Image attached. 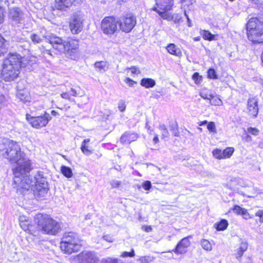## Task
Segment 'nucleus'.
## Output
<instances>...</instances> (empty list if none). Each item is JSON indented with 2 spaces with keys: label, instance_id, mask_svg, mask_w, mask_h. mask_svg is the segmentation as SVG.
Here are the masks:
<instances>
[{
  "label": "nucleus",
  "instance_id": "1",
  "mask_svg": "<svg viewBox=\"0 0 263 263\" xmlns=\"http://www.w3.org/2000/svg\"><path fill=\"white\" fill-rule=\"evenodd\" d=\"M31 165L30 161H26L24 166L15 167L13 169L14 182L20 191L21 190L28 191L31 189L37 197H44L48 191L46 179L40 173L34 176H27V173L31 170Z\"/></svg>",
  "mask_w": 263,
  "mask_h": 263
},
{
  "label": "nucleus",
  "instance_id": "2",
  "mask_svg": "<svg viewBox=\"0 0 263 263\" xmlns=\"http://www.w3.org/2000/svg\"><path fill=\"white\" fill-rule=\"evenodd\" d=\"M0 154L10 163H16V167H23L26 161H30L25 157L20 145L17 142L8 139H0Z\"/></svg>",
  "mask_w": 263,
  "mask_h": 263
},
{
  "label": "nucleus",
  "instance_id": "3",
  "mask_svg": "<svg viewBox=\"0 0 263 263\" xmlns=\"http://www.w3.org/2000/svg\"><path fill=\"white\" fill-rule=\"evenodd\" d=\"M20 58L16 53H10L3 64L2 76L5 81H13L20 73Z\"/></svg>",
  "mask_w": 263,
  "mask_h": 263
},
{
  "label": "nucleus",
  "instance_id": "4",
  "mask_svg": "<svg viewBox=\"0 0 263 263\" xmlns=\"http://www.w3.org/2000/svg\"><path fill=\"white\" fill-rule=\"evenodd\" d=\"M47 39L53 48L61 52L68 53L70 51L73 52L79 47V42L77 40L68 39L64 40L54 34L48 35Z\"/></svg>",
  "mask_w": 263,
  "mask_h": 263
},
{
  "label": "nucleus",
  "instance_id": "5",
  "mask_svg": "<svg viewBox=\"0 0 263 263\" xmlns=\"http://www.w3.org/2000/svg\"><path fill=\"white\" fill-rule=\"evenodd\" d=\"M34 221L39 230L46 234L55 235L60 229V224L46 214H36Z\"/></svg>",
  "mask_w": 263,
  "mask_h": 263
},
{
  "label": "nucleus",
  "instance_id": "6",
  "mask_svg": "<svg viewBox=\"0 0 263 263\" xmlns=\"http://www.w3.org/2000/svg\"><path fill=\"white\" fill-rule=\"evenodd\" d=\"M34 221L39 230L46 234L55 235L60 229V224L46 214H36Z\"/></svg>",
  "mask_w": 263,
  "mask_h": 263
},
{
  "label": "nucleus",
  "instance_id": "7",
  "mask_svg": "<svg viewBox=\"0 0 263 263\" xmlns=\"http://www.w3.org/2000/svg\"><path fill=\"white\" fill-rule=\"evenodd\" d=\"M248 39L253 43L261 42V36L263 34V21L257 17H252L247 24Z\"/></svg>",
  "mask_w": 263,
  "mask_h": 263
},
{
  "label": "nucleus",
  "instance_id": "8",
  "mask_svg": "<svg viewBox=\"0 0 263 263\" xmlns=\"http://www.w3.org/2000/svg\"><path fill=\"white\" fill-rule=\"evenodd\" d=\"M60 247L62 251L68 254L78 251L81 245L77 235L71 232L65 233L62 239Z\"/></svg>",
  "mask_w": 263,
  "mask_h": 263
},
{
  "label": "nucleus",
  "instance_id": "9",
  "mask_svg": "<svg viewBox=\"0 0 263 263\" xmlns=\"http://www.w3.org/2000/svg\"><path fill=\"white\" fill-rule=\"evenodd\" d=\"M117 21L119 29L125 33L130 32L137 23L136 17L132 14L121 16Z\"/></svg>",
  "mask_w": 263,
  "mask_h": 263
},
{
  "label": "nucleus",
  "instance_id": "10",
  "mask_svg": "<svg viewBox=\"0 0 263 263\" xmlns=\"http://www.w3.org/2000/svg\"><path fill=\"white\" fill-rule=\"evenodd\" d=\"M118 25V21L115 17H105L101 22V28L105 34L110 36L119 30Z\"/></svg>",
  "mask_w": 263,
  "mask_h": 263
},
{
  "label": "nucleus",
  "instance_id": "11",
  "mask_svg": "<svg viewBox=\"0 0 263 263\" xmlns=\"http://www.w3.org/2000/svg\"><path fill=\"white\" fill-rule=\"evenodd\" d=\"M27 120L31 124V126L39 129L47 125L49 121L51 119L50 115L45 112L44 114L39 117H32L29 114L26 116Z\"/></svg>",
  "mask_w": 263,
  "mask_h": 263
},
{
  "label": "nucleus",
  "instance_id": "12",
  "mask_svg": "<svg viewBox=\"0 0 263 263\" xmlns=\"http://www.w3.org/2000/svg\"><path fill=\"white\" fill-rule=\"evenodd\" d=\"M78 258L82 263H98L99 261L97 254L91 251H83Z\"/></svg>",
  "mask_w": 263,
  "mask_h": 263
},
{
  "label": "nucleus",
  "instance_id": "13",
  "mask_svg": "<svg viewBox=\"0 0 263 263\" xmlns=\"http://www.w3.org/2000/svg\"><path fill=\"white\" fill-rule=\"evenodd\" d=\"M83 20L78 15H74L70 23V28L72 33H80L83 28Z\"/></svg>",
  "mask_w": 263,
  "mask_h": 263
},
{
  "label": "nucleus",
  "instance_id": "14",
  "mask_svg": "<svg viewBox=\"0 0 263 263\" xmlns=\"http://www.w3.org/2000/svg\"><path fill=\"white\" fill-rule=\"evenodd\" d=\"M23 13L18 8H12L9 9V19L14 24L20 23L23 19Z\"/></svg>",
  "mask_w": 263,
  "mask_h": 263
},
{
  "label": "nucleus",
  "instance_id": "15",
  "mask_svg": "<svg viewBox=\"0 0 263 263\" xmlns=\"http://www.w3.org/2000/svg\"><path fill=\"white\" fill-rule=\"evenodd\" d=\"M247 112L248 115L253 117L256 118L258 113V102L254 98L249 99L247 104Z\"/></svg>",
  "mask_w": 263,
  "mask_h": 263
},
{
  "label": "nucleus",
  "instance_id": "16",
  "mask_svg": "<svg viewBox=\"0 0 263 263\" xmlns=\"http://www.w3.org/2000/svg\"><path fill=\"white\" fill-rule=\"evenodd\" d=\"M192 237L189 236L184 237L177 244L174 252L176 254H184L186 252V248H188L190 245L191 242L190 238Z\"/></svg>",
  "mask_w": 263,
  "mask_h": 263
},
{
  "label": "nucleus",
  "instance_id": "17",
  "mask_svg": "<svg viewBox=\"0 0 263 263\" xmlns=\"http://www.w3.org/2000/svg\"><path fill=\"white\" fill-rule=\"evenodd\" d=\"M139 136L134 132H126L120 138L121 142L124 144H129L131 142L136 141Z\"/></svg>",
  "mask_w": 263,
  "mask_h": 263
},
{
  "label": "nucleus",
  "instance_id": "18",
  "mask_svg": "<svg viewBox=\"0 0 263 263\" xmlns=\"http://www.w3.org/2000/svg\"><path fill=\"white\" fill-rule=\"evenodd\" d=\"M156 1L158 10H170L174 5L173 0H156Z\"/></svg>",
  "mask_w": 263,
  "mask_h": 263
},
{
  "label": "nucleus",
  "instance_id": "19",
  "mask_svg": "<svg viewBox=\"0 0 263 263\" xmlns=\"http://www.w3.org/2000/svg\"><path fill=\"white\" fill-rule=\"evenodd\" d=\"M81 0H55V7L59 10H63L72 6L76 2Z\"/></svg>",
  "mask_w": 263,
  "mask_h": 263
},
{
  "label": "nucleus",
  "instance_id": "20",
  "mask_svg": "<svg viewBox=\"0 0 263 263\" xmlns=\"http://www.w3.org/2000/svg\"><path fill=\"white\" fill-rule=\"evenodd\" d=\"M20 225L22 229L25 231H27L28 233L30 232V228L32 227L31 224V221L28 217L24 216L21 215L19 217Z\"/></svg>",
  "mask_w": 263,
  "mask_h": 263
},
{
  "label": "nucleus",
  "instance_id": "21",
  "mask_svg": "<svg viewBox=\"0 0 263 263\" xmlns=\"http://www.w3.org/2000/svg\"><path fill=\"white\" fill-rule=\"evenodd\" d=\"M166 49L167 52L172 55L178 57H180L182 56V52L180 49L174 44H169L166 46Z\"/></svg>",
  "mask_w": 263,
  "mask_h": 263
},
{
  "label": "nucleus",
  "instance_id": "22",
  "mask_svg": "<svg viewBox=\"0 0 263 263\" xmlns=\"http://www.w3.org/2000/svg\"><path fill=\"white\" fill-rule=\"evenodd\" d=\"M20 69L21 67H25L28 65L31 66L35 62L36 58L34 57H23L20 55Z\"/></svg>",
  "mask_w": 263,
  "mask_h": 263
},
{
  "label": "nucleus",
  "instance_id": "23",
  "mask_svg": "<svg viewBox=\"0 0 263 263\" xmlns=\"http://www.w3.org/2000/svg\"><path fill=\"white\" fill-rule=\"evenodd\" d=\"M89 142V139H84L81 146L82 153L86 156L90 155L93 152V149L88 145Z\"/></svg>",
  "mask_w": 263,
  "mask_h": 263
},
{
  "label": "nucleus",
  "instance_id": "24",
  "mask_svg": "<svg viewBox=\"0 0 263 263\" xmlns=\"http://www.w3.org/2000/svg\"><path fill=\"white\" fill-rule=\"evenodd\" d=\"M18 98L23 102L30 101V96L29 92L26 90H19L17 93Z\"/></svg>",
  "mask_w": 263,
  "mask_h": 263
},
{
  "label": "nucleus",
  "instance_id": "25",
  "mask_svg": "<svg viewBox=\"0 0 263 263\" xmlns=\"http://www.w3.org/2000/svg\"><path fill=\"white\" fill-rule=\"evenodd\" d=\"M95 67L99 72H104L108 68V64L106 61H99L95 63Z\"/></svg>",
  "mask_w": 263,
  "mask_h": 263
},
{
  "label": "nucleus",
  "instance_id": "26",
  "mask_svg": "<svg viewBox=\"0 0 263 263\" xmlns=\"http://www.w3.org/2000/svg\"><path fill=\"white\" fill-rule=\"evenodd\" d=\"M152 10L157 12L159 15L164 20L171 21L173 20L174 17L171 13L166 12L167 11L158 10L157 7H153Z\"/></svg>",
  "mask_w": 263,
  "mask_h": 263
},
{
  "label": "nucleus",
  "instance_id": "27",
  "mask_svg": "<svg viewBox=\"0 0 263 263\" xmlns=\"http://www.w3.org/2000/svg\"><path fill=\"white\" fill-rule=\"evenodd\" d=\"M140 84L142 86L148 88L154 87L156 84V82L155 80L152 79L143 78L141 80Z\"/></svg>",
  "mask_w": 263,
  "mask_h": 263
},
{
  "label": "nucleus",
  "instance_id": "28",
  "mask_svg": "<svg viewBox=\"0 0 263 263\" xmlns=\"http://www.w3.org/2000/svg\"><path fill=\"white\" fill-rule=\"evenodd\" d=\"M248 244L246 242L242 241L240 243V246L238 249L237 252L236 254V257L237 258H240L245 251L247 250Z\"/></svg>",
  "mask_w": 263,
  "mask_h": 263
},
{
  "label": "nucleus",
  "instance_id": "29",
  "mask_svg": "<svg viewBox=\"0 0 263 263\" xmlns=\"http://www.w3.org/2000/svg\"><path fill=\"white\" fill-rule=\"evenodd\" d=\"M61 171L62 174L67 178H70L73 175L71 169L68 166H62Z\"/></svg>",
  "mask_w": 263,
  "mask_h": 263
},
{
  "label": "nucleus",
  "instance_id": "30",
  "mask_svg": "<svg viewBox=\"0 0 263 263\" xmlns=\"http://www.w3.org/2000/svg\"><path fill=\"white\" fill-rule=\"evenodd\" d=\"M159 129L161 133V138L165 139L169 137L170 134L167 129L166 126L164 124H161L159 126Z\"/></svg>",
  "mask_w": 263,
  "mask_h": 263
},
{
  "label": "nucleus",
  "instance_id": "31",
  "mask_svg": "<svg viewBox=\"0 0 263 263\" xmlns=\"http://www.w3.org/2000/svg\"><path fill=\"white\" fill-rule=\"evenodd\" d=\"M234 151V149L233 147H227L226 149L222 151L223 159L230 158Z\"/></svg>",
  "mask_w": 263,
  "mask_h": 263
},
{
  "label": "nucleus",
  "instance_id": "32",
  "mask_svg": "<svg viewBox=\"0 0 263 263\" xmlns=\"http://www.w3.org/2000/svg\"><path fill=\"white\" fill-rule=\"evenodd\" d=\"M201 35L204 40L209 41H213L215 40V35L212 34L209 31L203 30L201 33Z\"/></svg>",
  "mask_w": 263,
  "mask_h": 263
},
{
  "label": "nucleus",
  "instance_id": "33",
  "mask_svg": "<svg viewBox=\"0 0 263 263\" xmlns=\"http://www.w3.org/2000/svg\"><path fill=\"white\" fill-rule=\"evenodd\" d=\"M5 40L0 34V57L4 54L7 51Z\"/></svg>",
  "mask_w": 263,
  "mask_h": 263
},
{
  "label": "nucleus",
  "instance_id": "34",
  "mask_svg": "<svg viewBox=\"0 0 263 263\" xmlns=\"http://www.w3.org/2000/svg\"><path fill=\"white\" fill-rule=\"evenodd\" d=\"M228 225V222L227 220L222 219L218 223H217L216 229L218 231H223L226 229Z\"/></svg>",
  "mask_w": 263,
  "mask_h": 263
},
{
  "label": "nucleus",
  "instance_id": "35",
  "mask_svg": "<svg viewBox=\"0 0 263 263\" xmlns=\"http://www.w3.org/2000/svg\"><path fill=\"white\" fill-rule=\"evenodd\" d=\"M201 245L203 249L206 251H211L212 249L211 243L206 239L201 240Z\"/></svg>",
  "mask_w": 263,
  "mask_h": 263
},
{
  "label": "nucleus",
  "instance_id": "36",
  "mask_svg": "<svg viewBox=\"0 0 263 263\" xmlns=\"http://www.w3.org/2000/svg\"><path fill=\"white\" fill-rule=\"evenodd\" d=\"M210 103L212 105H222L223 103L221 99L218 98H215L212 96V98L210 101Z\"/></svg>",
  "mask_w": 263,
  "mask_h": 263
},
{
  "label": "nucleus",
  "instance_id": "37",
  "mask_svg": "<svg viewBox=\"0 0 263 263\" xmlns=\"http://www.w3.org/2000/svg\"><path fill=\"white\" fill-rule=\"evenodd\" d=\"M213 157L217 159H223L222 150L216 148L212 152Z\"/></svg>",
  "mask_w": 263,
  "mask_h": 263
},
{
  "label": "nucleus",
  "instance_id": "38",
  "mask_svg": "<svg viewBox=\"0 0 263 263\" xmlns=\"http://www.w3.org/2000/svg\"><path fill=\"white\" fill-rule=\"evenodd\" d=\"M30 37L32 42L34 44L39 43L42 41V39L41 36L35 33L31 34Z\"/></svg>",
  "mask_w": 263,
  "mask_h": 263
},
{
  "label": "nucleus",
  "instance_id": "39",
  "mask_svg": "<svg viewBox=\"0 0 263 263\" xmlns=\"http://www.w3.org/2000/svg\"><path fill=\"white\" fill-rule=\"evenodd\" d=\"M207 128L210 132L214 134L217 133L216 127L214 122H209L207 125Z\"/></svg>",
  "mask_w": 263,
  "mask_h": 263
},
{
  "label": "nucleus",
  "instance_id": "40",
  "mask_svg": "<svg viewBox=\"0 0 263 263\" xmlns=\"http://www.w3.org/2000/svg\"><path fill=\"white\" fill-rule=\"evenodd\" d=\"M154 258L151 256H142L140 258L141 263H149L153 261Z\"/></svg>",
  "mask_w": 263,
  "mask_h": 263
},
{
  "label": "nucleus",
  "instance_id": "41",
  "mask_svg": "<svg viewBox=\"0 0 263 263\" xmlns=\"http://www.w3.org/2000/svg\"><path fill=\"white\" fill-rule=\"evenodd\" d=\"M208 77L210 79H217L218 78L216 72L214 69H210L208 72Z\"/></svg>",
  "mask_w": 263,
  "mask_h": 263
},
{
  "label": "nucleus",
  "instance_id": "42",
  "mask_svg": "<svg viewBox=\"0 0 263 263\" xmlns=\"http://www.w3.org/2000/svg\"><path fill=\"white\" fill-rule=\"evenodd\" d=\"M244 209V208H241L240 206L236 205L233 207L232 210L236 214L241 215Z\"/></svg>",
  "mask_w": 263,
  "mask_h": 263
},
{
  "label": "nucleus",
  "instance_id": "43",
  "mask_svg": "<svg viewBox=\"0 0 263 263\" xmlns=\"http://www.w3.org/2000/svg\"><path fill=\"white\" fill-rule=\"evenodd\" d=\"M192 79L196 84L199 83L202 80V77L198 73L195 72L192 76Z\"/></svg>",
  "mask_w": 263,
  "mask_h": 263
},
{
  "label": "nucleus",
  "instance_id": "44",
  "mask_svg": "<svg viewBox=\"0 0 263 263\" xmlns=\"http://www.w3.org/2000/svg\"><path fill=\"white\" fill-rule=\"evenodd\" d=\"M100 263H118V260L116 258L108 257L102 259Z\"/></svg>",
  "mask_w": 263,
  "mask_h": 263
},
{
  "label": "nucleus",
  "instance_id": "45",
  "mask_svg": "<svg viewBox=\"0 0 263 263\" xmlns=\"http://www.w3.org/2000/svg\"><path fill=\"white\" fill-rule=\"evenodd\" d=\"M118 108L120 111L123 112L126 109V105L125 102L123 100H120L118 104Z\"/></svg>",
  "mask_w": 263,
  "mask_h": 263
},
{
  "label": "nucleus",
  "instance_id": "46",
  "mask_svg": "<svg viewBox=\"0 0 263 263\" xmlns=\"http://www.w3.org/2000/svg\"><path fill=\"white\" fill-rule=\"evenodd\" d=\"M142 187L146 191H149L152 187L151 182L149 181H145L142 184Z\"/></svg>",
  "mask_w": 263,
  "mask_h": 263
},
{
  "label": "nucleus",
  "instance_id": "47",
  "mask_svg": "<svg viewBox=\"0 0 263 263\" xmlns=\"http://www.w3.org/2000/svg\"><path fill=\"white\" fill-rule=\"evenodd\" d=\"M200 96L203 99H207L210 101V100L212 98L213 95L211 94H208L207 93H205L204 92H201L200 93Z\"/></svg>",
  "mask_w": 263,
  "mask_h": 263
},
{
  "label": "nucleus",
  "instance_id": "48",
  "mask_svg": "<svg viewBox=\"0 0 263 263\" xmlns=\"http://www.w3.org/2000/svg\"><path fill=\"white\" fill-rule=\"evenodd\" d=\"M248 132L254 136L257 135L259 133V130L257 128L253 127L248 128Z\"/></svg>",
  "mask_w": 263,
  "mask_h": 263
},
{
  "label": "nucleus",
  "instance_id": "49",
  "mask_svg": "<svg viewBox=\"0 0 263 263\" xmlns=\"http://www.w3.org/2000/svg\"><path fill=\"white\" fill-rule=\"evenodd\" d=\"M255 216L259 217V221L263 222V210H259L255 213Z\"/></svg>",
  "mask_w": 263,
  "mask_h": 263
},
{
  "label": "nucleus",
  "instance_id": "50",
  "mask_svg": "<svg viewBox=\"0 0 263 263\" xmlns=\"http://www.w3.org/2000/svg\"><path fill=\"white\" fill-rule=\"evenodd\" d=\"M124 82L130 87H133L134 84L136 83L135 81L129 78H126L124 80Z\"/></svg>",
  "mask_w": 263,
  "mask_h": 263
},
{
  "label": "nucleus",
  "instance_id": "51",
  "mask_svg": "<svg viewBox=\"0 0 263 263\" xmlns=\"http://www.w3.org/2000/svg\"><path fill=\"white\" fill-rule=\"evenodd\" d=\"M128 69L130 71L132 75L138 74V73H140V71H139L138 68H137L135 67H132L129 68H128Z\"/></svg>",
  "mask_w": 263,
  "mask_h": 263
},
{
  "label": "nucleus",
  "instance_id": "52",
  "mask_svg": "<svg viewBox=\"0 0 263 263\" xmlns=\"http://www.w3.org/2000/svg\"><path fill=\"white\" fill-rule=\"evenodd\" d=\"M134 255H135L134 251L133 250L131 252H123L121 255V256L123 257H128V256L132 257V256H134Z\"/></svg>",
  "mask_w": 263,
  "mask_h": 263
},
{
  "label": "nucleus",
  "instance_id": "53",
  "mask_svg": "<svg viewBox=\"0 0 263 263\" xmlns=\"http://www.w3.org/2000/svg\"><path fill=\"white\" fill-rule=\"evenodd\" d=\"M243 211V212L242 213L241 216L243 217V218H245V219H249L251 218L249 213L248 212L246 209H245Z\"/></svg>",
  "mask_w": 263,
  "mask_h": 263
},
{
  "label": "nucleus",
  "instance_id": "54",
  "mask_svg": "<svg viewBox=\"0 0 263 263\" xmlns=\"http://www.w3.org/2000/svg\"><path fill=\"white\" fill-rule=\"evenodd\" d=\"M121 184V182L118 180H112L110 182V185L112 187H117Z\"/></svg>",
  "mask_w": 263,
  "mask_h": 263
},
{
  "label": "nucleus",
  "instance_id": "55",
  "mask_svg": "<svg viewBox=\"0 0 263 263\" xmlns=\"http://www.w3.org/2000/svg\"><path fill=\"white\" fill-rule=\"evenodd\" d=\"M103 238L104 240H105L107 242H112L114 241V240H113L112 238L111 237V236H110L109 235H106L103 236Z\"/></svg>",
  "mask_w": 263,
  "mask_h": 263
},
{
  "label": "nucleus",
  "instance_id": "56",
  "mask_svg": "<svg viewBox=\"0 0 263 263\" xmlns=\"http://www.w3.org/2000/svg\"><path fill=\"white\" fill-rule=\"evenodd\" d=\"M61 96L62 98L67 100L70 99V94L67 92H63L61 94Z\"/></svg>",
  "mask_w": 263,
  "mask_h": 263
},
{
  "label": "nucleus",
  "instance_id": "57",
  "mask_svg": "<svg viewBox=\"0 0 263 263\" xmlns=\"http://www.w3.org/2000/svg\"><path fill=\"white\" fill-rule=\"evenodd\" d=\"M70 92H71V93H70V96H74V97H77V95H78L77 91L74 88H71Z\"/></svg>",
  "mask_w": 263,
  "mask_h": 263
},
{
  "label": "nucleus",
  "instance_id": "58",
  "mask_svg": "<svg viewBox=\"0 0 263 263\" xmlns=\"http://www.w3.org/2000/svg\"><path fill=\"white\" fill-rule=\"evenodd\" d=\"M3 21V13L2 8L0 7V24Z\"/></svg>",
  "mask_w": 263,
  "mask_h": 263
},
{
  "label": "nucleus",
  "instance_id": "59",
  "mask_svg": "<svg viewBox=\"0 0 263 263\" xmlns=\"http://www.w3.org/2000/svg\"><path fill=\"white\" fill-rule=\"evenodd\" d=\"M143 228H144V231L147 232H151L152 230V228L151 226H145L143 227Z\"/></svg>",
  "mask_w": 263,
  "mask_h": 263
},
{
  "label": "nucleus",
  "instance_id": "60",
  "mask_svg": "<svg viewBox=\"0 0 263 263\" xmlns=\"http://www.w3.org/2000/svg\"><path fill=\"white\" fill-rule=\"evenodd\" d=\"M181 2L182 3L184 2H187L186 5L189 6L193 4V0H181Z\"/></svg>",
  "mask_w": 263,
  "mask_h": 263
},
{
  "label": "nucleus",
  "instance_id": "61",
  "mask_svg": "<svg viewBox=\"0 0 263 263\" xmlns=\"http://www.w3.org/2000/svg\"><path fill=\"white\" fill-rule=\"evenodd\" d=\"M153 142L155 144L159 142V138H158V136L157 135H156L155 136V137L154 138L153 140Z\"/></svg>",
  "mask_w": 263,
  "mask_h": 263
},
{
  "label": "nucleus",
  "instance_id": "62",
  "mask_svg": "<svg viewBox=\"0 0 263 263\" xmlns=\"http://www.w3.org/2000/svg\"><path fill=\"white\" fill-rule=\"evenodd\" d=\"M208 122L206 120H205V121H202V122H200V123H199V126H203V125H204L206 124H208Z\"/></svg>",
  "mask_w": 263,
  "mask_h": 263
},
{
  "label": "nucleus",
  "instance_id": "63",
  "mask_svg": "<svg viewBox=\"0 0 263 263\" xmlns=\"http://www.w3.org/2000/svg\"><path fill=\"white\" fill-rule=\"evenodd\" d=\"M145 127L149 130V134H152V132H153V130L152 129H151V127L149 125H148L147 123L146 124V126Z\"/></svg>",
  "mask_w": 263,
  "mask_h": 263
},
{
  "label": "nucleus",
  "instance_id": "64",
  "mask_svg": "<svg viewBox=\"0 0 263 263\" xmlns=\"http://www.w3.org/2000/svg\"><path fill=\"white\" fill-rule=\"evenodd\" d=\"M112 114V111H111V110H108V111H107V114H106V117H105V118H106V119H108V117H109V116L110 115H111Z\"/></svg>",
  "mask_w": 263,
  "mask_h": 263
}]
</instances>
